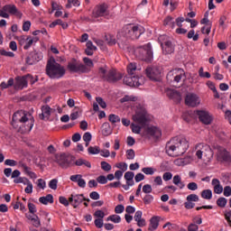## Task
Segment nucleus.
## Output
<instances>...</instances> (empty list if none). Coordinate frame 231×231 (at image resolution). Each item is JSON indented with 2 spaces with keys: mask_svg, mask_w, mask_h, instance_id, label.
I'll return each mask as SVG.
<instances>
[{
  "mask_svg": "<svg viewBox=\"0 0 231 231\" xmlns=\"http://www.w3.org/2000/svg\"><path fill=\"white\" fill-rule=\"evenodd\" d=\"M105 41L108 46H115V44H116V38H115L113 34H106Z\"/></svg>",
  "mask_w": 231,
  "mask_h": 231,
  "instance_id": "obj_28",
  "label": "nucleus"
},
{
  "mask_svg": "<svg viewBox=\"0 0 231 231\" xmlns=\"http://www.w3.org/2000/svg\"><path fill=\"white\" fill-rule=\"evenodd\" d=\"M134 178V172H133V171H126L125 173V180H126V182L133 183Z\"/></svg>",
  "mask_w": 231,
  "mask_h": 231,
  "instance_id": "obj_40",
  "label": "nucleus"
},
{
  "mask_svg": "<svg viewBox=\"0 0 231 231\" xmlns=\"http://www.w3.org/2000/svg\"><path fill=\"white\" fill-rule=\"evenodd\" d=\"M189 150V141L184 137H174L166 144L168 156H181Z\"/></svg>",
  "mask_w": 231,
  "mask_h": 231,
  "instance_id": "obj_1",
  "label": "nucleus"
},
{
  "mask_svg": "<svg viewBox=\"0 0 231 231\" xmlns=\"http://www.w3.org/2000/svg\"><path fill=\"white\" fill-rule=\"evenodd\" d=\"M28 116H32V114H30V112L24 110L16 111L13 115L12 125H14V124H17V122H20V124H26V122L30 120V117Z\"/></svg>",
  "mask_w": 231,
  "mask_h": 231,
  "instance_id": "obj_13",
  "label": "nucleus"
},
{
  "mask_svg": "<svg viewBox=\"0 0 231 231\" xmlns=\"http://www.w3.org/2000/svg\"><path fill=\"white\" fill-rule=\"evenodd\" d=\"M146 136H152L155 140L162 138V130L156 126H148L146 128Z\"/></svg>",
  "mask_w": 231,
  "mask_h": 231,
  "instance_id": "obj_18",
  "label": "nucleus"
},
{
  "mask_svg": "<svg viewBox=\"0 0 231 231\" xmlns=\"http://www.w3.org/2000/svg\"><path fill=\"white\" fill-rule=\"evenodd\" d=\"M71 5L73 6H80V1L79 0H68V3L66 4V8H71Z\"/></svg>",
  "mask_w": 231,
  "mask_h": 231,
  "instance_id": "obj_46",
  "label": "nucleus"
},
{
  "mask_svg": "<svg viewBox=\"0 0 231 231\" xmlns=\"http://www.w3.org/2000/svg\"><path fill=\"white\" fill-rule=\"evenodd\" d=\"M169 98L173 100L176 104H180L181 102V93L178 90L171 89L167 93Z\"/></svg>",
  "mask_w": 231,
  "mask_h": 231,
  "instance_id": "obj_20",
  "label": "nucleus"
},
{
  "mask_svg": "<svg viewBox=\"0 0 231 231\" xmlns=\"http://www.w3.org/2000/svg\"><path fill=\"white\" fill-rule=\"evenodd\" d=\"M199 76L201 79H210V77H211L210 72H204V71H203V67H201V68L199 69Z\"/></svg>",
  "mask_w": 231,
  "mask_h": 231,
  "instance_id": "obj_47",
  "label": "nucleus"
},
{
  "mask_svg": "<svg viewBox=\"0 0 231 231\" xmlns=\"http://www.w3.org/2000/svg\"><path fill=\"white\" fill-rule=\"evenodd\" d=\"M226 203H228V200L225 197H220L217 199V205L219 208H225Z\"/></svg>",
  "mask_w": 231,
  "mask_h": 231,
  "instance_id": "obj_34",
  "label": "nucleus"
},
{
  "mask_svg": "<svg viewBox=\"0 0 231 231\" xmlns=\"http://www.w3.org/2000/svg\"><path fill=\"white\" fill-rule=\"evenodd\" d=\"M59 202L64 207H69V201H68V199H66V197H59Z\"/></svg>",
  "mask_w": 231,
  "mask_h": 231,
  "instance_id": "obj_56",
  "label": "nucleus"
},
{
  "mask_svg": "<svg viewBox=\"0 0 231 231\" xmlns=\"http://www.w3.org/2000/svg\"><path fill=\"white\" fill-rule=\"evenodd\" d=\"M25 184H27V187L24 189L25 194H32V192H33V184H32V181L30 180H27Z\"/></svg>",
  "mask_w": 231,
  "mask_h": 231,
  "instance_id": "obj_45",
  "label": "nucleus"
},
{
  "mask_svg": "<svg viewBox=\"0 0 231 231\" xmlns=\"http://www.w3.org/2000/svg\"><path fill=\"white\" fill-rule=\"evenodd\" d=\"M142 172H143L144 174L152 176V174H154V169L151 167H145L142 169Z\"/></svg>",
  "mask_w": 231,
  "mask_h": 231,
  "instance_id": "obj_55",
  "label": "nucleus"
},
{
  "mask_svg": "<svg viewBox=\"0 0 231 231\" xmlns=\"http://www.w3.org/2000/svg\"><path fill=\"white\" fill-rule=\"evenodd\" d=\"M94 225L96 228H102L104 226V219L102 218H96L94 221Z\"/></svg>",
  "mask_w": 231,
  "mask_h": 231,
  "instance_id": "obj_52",
  "label": "nucleus"
},
{
  "mask_svg": "<svg viewBox=\"0 0 231 231\" xmlns=\"http://www.w3.org/2000/svg\"><path fill=\"white\" fill-rule=\"evenodd\" d=\"M42 52H38L37 51H32L29 53V56L25 59V64L27 66H33L36 62L42 60Z\"/></svg>",
  "mask_w": 231,
  "mask_h": 231,
  "instance_id": "obj_14",
  "label": "nucleus"
},
{
  "mask_svg": "<svg viewBox=\"0 0 231 231\" xmlns=\"http://www.w3.org/2000/svg\"><path fill=\"white\" fill-rule=\"evenodd\" d=\"M134 156H136L134 150L130 149L126 151V158L127 160H134Z\"/></svg>",
  "mask_w": 231,
  "mask_h": 231,
  "instance_id": "obj_54",
  "label": "nucleus"
},
{
  "mask_svg": "<svg viewBox=\"0 0 231 231\" xmlns=\"http://www.w3.org/2000/svg\"><path fill=\"white\" fill-rule=\"evenodd\" d=\"M163 26H170L171 30H174V28H176L174 18L172 16H167L163 21Z\"/></svg>",
  "mask_w": 231,
  "mask_h": 231,
  "instance_id": "obj_25",
  "label": "nucleus"
},
{
  "mask_svg": "<svg viewBox=\"0 0 231 231\" xmlns=\"http://www.w3.org/2000/svg\"><path fill=\"white\" fill-rule=\"evenodd\" d=\"M131 129H132V133H134L135 134H140V133H142V126L134 123L131 124Z\"/></svg>",
  "mask_w": 231,
  "mask_h": 231,
  "instance_id": "obj_42",
  "label": "nucleus"
},
{
  "mask_svg": "<svg viewBox=\"0 0 231 231\" xmlns=\"http://www.w3.org/2000/svg\"><path fill=\"white\" fill-rule=\"evenodd\" d=\"M197 148L200 149V151H203L204 156H208V160L212 158V148H210V145L205 144V143H199L197 145Z\"/></svg>",
  "mask_w": 231,
  "mask_h": 231,
  "instance_id": "obj_21",
  "label": "nucleus"
},
{
  "mask_svg": "<svg viewBox=\"0 0 231 231\" xmlns=\"http://www.w3.org/2000/svg\"><path fill=\"white\" fill-rule=\"evenodd\" d=\"M189 190H198V183L196 182H189L188 185H187Z\"/></svg>",
  "mask_w": 231,
  "mask_h": 231,
  "instance_id": "obj_62",
  "label": "nucleus"
},
{
  "mask_svg": "<svg viewBox=\"0 0 231 231\" xmlns=\"http://www.w3.org/2000/svg\"><path fill=\"white\" fill-rule=\"evenodd\" d=\"M20 41H27V42L23 46V50H30V48H32V45L33 44V40H32V36H27L26 39H24V36H21Z\"/></svg>",
  "mask_w": 231,
  "mask_h": 231,
  "instance_id": "obj_31",
  "label": "nucleus"
},
{
  "mask_svg": "<svg viewBox=\"0 0 231 231\" xmlns=\"http://www.w3.org/2000/svg\"><path fill=\"white\" fill-rule=\"evenodd\" d=\"M25 78L27 80V84L29 82L31 84V86H33V84H35V82H39V76L33 77V75H32V74H25Z\"/></svg>",
  "mask_w": 231,
  "mask_h": 231,
  "instance_id": "obj_32",
  "label": "nucleus"
},
{
  "mask_svg": "<svg viewBox=\"0 0 231 231\" xmlns=\"http://www.w3.org/2000/svg\"><path fill=\"white\" fill-rule=\"evenodd\" d=\"M96 101L103 109H106V107H107V104H106V101H104V98H102L101 97H96Z\"/></svg>",
  "mask_w": 231,
  "mask_h": 231,
  "instance_id": "obj_51",
  "label": "nucleus"
},
{
  "mask_svg": "<svg viewBox=\"0 0 231 231\" xmlns=\"http://www.w3.org/2000/svg\"><path fill=\"white\" fill-rule=\"evenodd\" d=\"M40 203H42V205H48V203L53 204V195L51 194H48L46 197H41L39 199Z\"/></svg>",
  "mask_w": 231,
  "mask_h": 231,
  "instance_id": "obj_26",
  "label": "nucleus"
},
{
  "mask_svg": "<svg viewBox=\"0 0 231 231\" xmlns=\"http://www.w3.org/2000/svg\"><path fill=\"white\" fill-rule=\"evenodd\" d=\"M160 170L162 171V172L169 171V162L168 161L162 162L160 165Z\"/></svg>",
  "mask_w": 231,
  "mask_h": 231,
  "instance_id": "obj_48",
  "label": "nucleus"
},
{
  "mask_svg": "<svg viewBox=\"0 0 231 231\" xmlns=\"http://www.w3.org/2000/svg\"><path fill=\"white\" fill-rule=\"evenodd\" d=\"M161 47L162 48L164 55H171V53H174V46L171 41L164 42V44L163 42H161Z\"/></svg>",
  "mask_w": 231,
  "mask_h": 231,
  "instance_id": "obj_19",
  "label": "nucleus"
},
{
  "mask_svg": "<svg viewBox=\"0 0 231 231\" xmlns=\"http://www.w3.org/2000/svg\"><path fill=\"white\" fill-rule=\"evenodd\" d=\"M134 71H136V63H130L127 66V73L128 76H125L123 79V84L125 86H129L130 88H140L142 86V78L134 75Z\"/></svg>",
  "mask_w": 231,
  "mask_h": 231,
  "instance_id": "obj_4",
  "label": "nucleus"
},
{
  "mask_svg": "<svg viewBox=\"0 0 231 231\" xmlns=\"http://www.w3.org/2000/svg\"><path fill=\"white\" fill-rule=\"evenodd\" d=\"M98 76L105 82H108V84H116V82L124 79V75L116 71V69H111L109 71H107V69L105 67H100L98 69Z\"/></svg>",
  "mask_w": 231,
  "mask_h": 231,
  "instance_id": "obj_3",
  "label": "nucleus"
},
{
  "mask_svg": "<svg viewBox=\"0 0 231 231\" xmlns=\"http://www.w3.org/2000/svg\"><path fill=\"white\" fill-rule=\"evenodd\" d=\"M108 120H109V122H111V124H116V123L120 122V116H118L115 114H110L108 116Z\"/></svg>",
  "mask_w": 231,
  "mask_h": 231,
  "instance_id": "obj_44",
  "label": "nucleus"
},
{
  "mask_svg": "<svg viewBox=\"0 0 231 231\" xmlns=\"http://www.w3.org/2000/svg\"><path fill=\"white\" fill-rule=\"evenodd\" d=\"M100 165L102 171H105V172H109V171L112 169L111 164L106 161L101 162Z\"/></svg>",
  "mask_w": 231,
  "mask_h": 231,
  "instance_id": "obj_43",
  "label": "nucleus"
},
{
  "mask_svg": "<svg viewBox=\"0 0 231 231\" xmlns=\"http://www.w3.org/2000/svg\"><path fill=\"white\" fill-rule=\"evenodd\" d=\"M11 15H15L19 19L23 17V13L17 9V6L15 5H5L2 7V10L0 11V17H4V19H9Z\"/></svg>",
  "mask_w": 231,
  "mask_h": 231,
  "instance_id": "obj_8",
  "label": "nucleus"
},
{
  "mask_svg": "<svg viewBox=\"0 0 231 231\" xmlns=\"http://www.w3.org/2000/svg\"><path fill=\"white\" fill-rule=\"evenodd\" d=\"M199 228V226L198 225L191 223L188 226V231H198Z\"/></svg>",
  "mask_w": 231,
  "mask_h": 231,
  "instance_id": "obj_64",
  "label": "nucleus"
},
{
  "mask_svg": "<svg viewBox=\"0 0 231 231\" xmlns=\"http://www.w3.org/2000/svg\"><path fill=\"white\" fill-rule=\"evenodd\" d=\"M196 116L199 117V122L204 124V125H210L212 124V117L208 114V112L205 110H195Z\"/></svg>",
  "mask_w": 231,
  "mask_h": 231,
  "instance_id": "obj_16",
  "label": "nucleus"
},
{
  "mask_svg": "<svg viewBox=\"0 0 231 231\" xmlns=\"http://www.w3.org/2000/svg\"><path fill=\"white\" fill-rule=\"evenodd\" d=\"M91 138H93V135H91V133L89 132H86L84 134H83V140L85 142H91Z\"/></svg>",
  "mask_w": 231,
  "mask_h": 231,
  "instance_id": "obj_63",
  "label": "nucleus"
},
{
  "mask_svg": "<svg viewBox=\"0 0 231 231\" xmlns=\"http://www.w3.org/2000/svg\"><path fill=\"white\" fill-rule=\"evenodd\" d=\"M143 192L144 194H151V192H152V186H151V184H145L143 186Z\"/></svg>",
  "mask_w": 231,
  "mask_h": 231,
  "instance_id": "obj_53",
  "label": "nucleus"
},
{
  "mask_svg": "<svg viewBox=\"0 0 231 231\" xmlns=\"http://www.w3.org/2000/svg\"><path fill=\"white\" fill-rule=\"evenodd\" d=\"M74 163L77 167H82V165H85V167L91 169V162L82 158L78 159Z\"/></svg>",
  "mask_w": 231,
  "mask_h": 231,
  "instance_id": "obj_29",
  "label": "nucleus"
},
{
  "mask_svg": "<svg viewBox=\"0 0 231 231\" xmlns=\"http://www.w3.org/2000/svg\"><path fill=\"white\" fill-rule=\"evenodd\" d=\"M94 217H97V219H104V217H106V213L103 210L97 209L94 213Z\"/></svg>",
  "mask_w": 231,
  "mask_h": 231,
  "instance_id": "obj_49",
  "label": "nucleus"
},
{
  "mask_svg": "<svg viewBox=\"0 0 231 231\" xmlns=\"http://www.w3.org/2000/svg\"><path fill=\"white\" fill-rule=\"evenodd\" d=\"M27 219H30L31 221H32V225L33 226H35V228H39V226H41V219L39 218V216L34 215V217H32V216L27 217Z\"/></svg>",
  "mask_w": 231,
  "mask_h": 231,
  "instance_id": "obj_33",
  "label": "nucleus"
},
{
  "mask_svg": "<svg viewBox=\"0 0 231 231\" xmlns=\"http://www.w3.org/2000/svg\"><path fill=\"white\" fill-rule=\"evenodd\" d=\"M201 198H203V199H212V190L211 189L202 190Z\"/></svg>",
  "mask_w": 231,
  "mask_h": 231,
  "instance_id": "obj_35",
  "label": "nucleus"
},
{
  "mask_svg": "<svg viewBox=\"0 0 231 231\" xmlns=\"http://www.w3.org/2000/svg\"><path fill=\"white\" fill-rule=\"evenodd\" d=\"M59 183V180L57 179H52L51 180H50L49 182V187L50 189H51L52 190H57V185Z\"/></svg>",
  "mask_w": 231,
  "mask_h": 231,
  "instance_id": "obj_50",
  "label": "nucleus"
},
{
  "mask_svg": "<svg viewBox=\"0 0 231 231\" xmlns=\"http://www.w3.org/2000/svg\"><path fill=\"white\" fill-rule=\"evenodd\" d=\"M101 133H102L103 136H109V134H111V133H112L111 125H109V123H104L102 125Z\"/></svg>",
  "mask_w": 231,
  "mask_h": 231,
  "instance_id": "obj_27",
  "label": "nucleus"
},
{
  "mask_svg": "<svg viewBox=\"0 0 231 231\" xmlns=\"http://www.w3.org/2000/svg\"><path fill=\"white\" fill-rule=\"evenodd\" d=\"M151 43L144 45L143 47H139L135 50V55L141 60H144V62H151L154 58L152 53V49H151Z\"/></svg>",
  "mask_w": 231,
  "mask_h": 231,
  "instance_id": "obj_7",
  "label": "nucleus"
},
{
  "mask_svg": "<svg viewBox=\"0 0 231 231\" xmlns=\"http://www.w3.org/2000/svg\"><path fill=\"white\" fill-rule=\"evenodd\" d=\"M176 75H178L177 69L170 70L166 76L167 82H169V84H172V82H174V78L176 77Z\"/></svg>",
  "mask_w": 231,
  "mask_h": 231,
  "instance_id": "obj_30",
  "label": "nucleus"
},
{
  "mask_svg": "<svg viewBox=\"0 0 231 231\" xmlns=\"http://www.w3.org/2000/svg\"><path fill=\"white\" fill-rule=\"evenodd\" d=\"M84 194L74 195V202L72 203L73 208H79V205L83 203Z\"/></svg>",
  "mask_w": 231,
  "mask_h": 231,
  "instance_id": "obj_24",
  "label": "nucleus"
},
{
  "mask_svg": "<svg viewBox=\"0 0 231 231\" xmlns=\"http://www.w3.org/2000/svg\"><path fill=\"white\" fill-rule=\"evenodd\" d=\"M144 205H151L154 201V197L151 194H146L143 199Z\"/></svg>",
  "mask_w": 231,
  "mask_h": 231,
  "instance_id": "obj_38",
  "label": "nucleus"
},
{
  "mask_svg": "<svg viewBox=\"0 0 231 231\" xmlns=\"http://www.w3.org/2000/svg\"><path fill=\"white\" fill-rule=\"evenodd\" d=\"M158 226H160V217H152L150 219V226L148 227V230L149 231L157 230Z\"/></svg>",
  "mask_w": 231,
  "mask_h": 231,
  "instance_id": "obj_23",
  "label": "nucleus"
},
{
  "mask_svg": "<svg viewBox=\"0 0 231 231\" xmlns=\"http://www.w3.org/2000/svg\"><path fill=\"white\" fill-rule=\"evenodd\" d=\"M67 71L69 73H86L88 68L83 63L79 62L77 59L72 58V60L68 62Z\"/></svg>",
  "mask_w": 231,
  "mask_h": 231,
  "instance_id": "obj_10",
  "label": "nucleus"
},
{
  "mask_svg": "<svg viewBox=\"0 0 231 231\" xmlns=\"http://www.w3.org/2000/svg\"><path fill=\"white\" fill-rule=\"evenodd\" d=\"M132 120L138 124L142 127H145L149 124V116L147 109L142 106H138L135 114L133 116Z\"/></svg>",
  "mask_w": 231,
  "mask_h": 231,
  "instance_id": "obj_6",
  "label": "nucleus"
},
{
  "mask_svg": "<svg viewBox=\"0 0 231 231\" xmlns=\"http://www.w3.org/2000/svg\"><path fill=\"white\" fill-rule=\"evenodd\" d=\"M75 161V156L61 153L56 157V163L61 167V169H69L71 163Z\"/></svg>",
  "mask_w": 231,
  "mask_h": 231,
  "instance_id": "obj_11",
  "label": "nucleus"
},
{
  "mask_svg": "<svg viewBox=\"0 0 231 231\" xmlns=\"http://www.w3.org/2000/svg\"><path fill=\"white\" fill-rule=\"evenodd\" d=\"M123 33L127 39L136 41V39H140L143 33H145V29L142 25L129 23L123 28Z\"/></svg>",
  "mask_w": 231,
  "mask_h": 231,
  "instance_id": "obj_5",
  "label": "nucleus"
},
{
  "mask_svg": "<svg viewBox=\"0 0 231 231\" xmlns=\"http://www.w3.org/2000/svg\"><path fill=\"white\" fill-rule=\"evenodd\" d=\"M30 214H35L37 212V207L35 204L29 202L27 205Z\"/></svg>",
  "mask_w": 231,
  "mask_h": 231,
  "instance_id": "obj_58",
  "label": "nucleus"
},
{
  "mask_svg": "<svg viewBox=\"0 0 231 231\" xmlns=\"http://www.w3.org/2000/svg\"><path fill=\"white\" fill-rule=\"evenodd\" d=\"M224 196L226 198H230V196H231V187L230 186H226L224 188Z\"/></svg>",
  "mask_w": 231,
  "mask_h": 231,
  "instance_id": "obj_61",
  "label": "nucleus"
},
{
  "mask_svg": "<svg viewBox=\"0 0 231 231\" xmlns=\"http://www.w3.org/2000/svg\"><path fill=\"white\" fill-rule=\"evenodd\" d=\"M199 97L194 93H189L185 97V104L189 107H198L199 106Z\"/></svg>",
  "mask_w": 231,
  "mask_h": 231,
  "instance_id": "obj_17",
  "label": "nucleus"
},
{
  "mask_svg": "<svg viewBox=\"0 0 231 231\" xmlns=\"http://www.w3.org/2000/svg\"><path fill=\"white\" fill-rule=\"evenodd\" d=\"M88 154H99L100 147L99 146H89L88 148Z\"/></svg>",
  "mask_w": 231,
  "mask_h": 231,
  "instance_id": "obj_41",
  "label": "nucleus"
},
{
  "mask_svg": "<svg viewBox=\"0 0 231 231\" xmlns=\"http://www.w3.org/2000/svg\"><path fill=\"white\" fill-rule=\"evenodd\" d=\"M106 221H112V223H120L122 221V217L118 215H111L106 218Z\"/></svg>",
  "mask_w": 231,
  "mask_h": 231,
  "instance_id": "obj_39",
  "label": "nucleus"
},
{
  "mask_svg": "<svg viewBox=\"0 0 231 231\" xmlns=\"http://www.w3.org/2000/svg\"><path fill=\"white\" fill-rule=\"evenodd\" d=\"M97 183H100L101 185H106L107 183V178L104 175H100L97 178Z\"/></svg>",
  "mask_w": 231,
  "mask_h": 231,
  "instance_id": "obj_59",
  "label": "nucleus"
},
{
  "mask_svg": "<svg viewBox=\"0 0 231 231\" xmlns=\"http://www.w3.org/2000/svg\"><path fill=\"white\" fill-rule=\"evenodd\" d=\"M5 165H8L9 167H15L17 165V162L15 160L6 159L5 161Z\"/></svg>",
  "mask_w": 231,
  "mask_h": 231,
  "instance_id": "obj_60",
  "label": "nucleus"
},
{
  "mask_svg": "<svg viewBox=\"0 0 231 231\" xmlns=\"http://www.w3.org/2000/svg\"><path fill=\"white\" fill-rule=\"evenodd\" d=\"M42 113L45 115L46 118H50L51 116V107L50 106H43L42 107Z\"/></svg>",
  "mask_w": 231,
  "mask_h": 231,
  "instance_id": "obj_37",
  "label": "nucleus"
},
{
  "mask_svg": "<svg viewBox=\"0 0 231 231\" xmlns=\"http://www.w3.org/2000/svg\"><path fill=\"white\" fill-rule=\"evenodd\" d=\"M181 118H182V120H184V122H187V124H190V121L194 120V118H196V111L183 112Z\"/></svg>",
  "mask_w": 231,
  "mask_h": 231,
  "instance_id": "obj_22",
  "label": "nucleus"
},
{
  "mask_svg": "<svg viewBox=\"0 0 231 231\" xmlns=\"http://www.w3.org/2000/svg\"><path fill=\"white\" fill-rule=\"evenodd\" d=\"M108 10L109 5L106 3L97 5L92 10V17L95 19H98V17H106V15H109Z\"/></svg>",
  "mask_w": 231,
  "mask_h": 231,
  "instance_id": "obj_12",
  "label": "nucleus"
},
{
  "mask_svg": "<svg viewBox=\"0 0 231 231\" xmlns=\"http://www.w3.org/2000/svg\"><path fill=\"white\" fill-rule=\"evenodd\" d=\"M14 88L16 91H23V89L28 88V81L26 79V75L23 76H16L14 78Z\"/></svg>",
  "mask_w": 231,
  "mask_h": 231,
  "instance_id": "obj_15",
  "label": "nucleus"
},
{
  "mask_svg": "<svg viewBox=\"0 0 231 231\" xmlns=\"http://www.w3.org/2000/svg\"><path fill=\"white\" fill-rule=\"evenodd\" d=\"M195 33L196 32L194 31V29L190 30L187 34L188 39H192L194 42L199 41V34Z\"/></svg>",
  "mask_w": 231,
  "mask_h": 231,
  "instance_id": "obj_36",
  "label": "nucleus"
},
{
  "mask_svg": "<svg viewBox=\"0 0 231 231\" xmlns=\"http://www.w3.org/2000/svg\"><path fill=\"white\" fill-rule=\"evenodd\" d=\"M162 69L160 66L152 65L145 69V75L150 80L160 82L162 79Z\"/></svg>",
  "mask_w": 231,
  "mask_h": 231,
  "instance_id": "obj_9",
  "label": "nucleus"
},
{
  "mask_svg": "<svg viewBox=\"0 0 231 231\" xmlns=\"http://www.w3.org/2000/svg\"><path fill=\"white\" fill-rule=\"evenodd\" d=\"M46 75L52 79H62L66 75V69L60 63L55 60V58L51 57L46 65Z\"/></svg>",
  "mask_w": 231,
  "mask_h": 231,
  "instance_id": "obj_2",
  "label": "nucleus"
},
{
  "mask_svg": "<svg viewBox=\"0 0 231 231\" xmlns=\"http://www.w3.org/2000/svg\"><path fill=\"white\" fill-rule=\"evenodd\" d=\"M187 201L192 202V201H199V197L196 194H190L187 197Z\"/></svg>",
  "mask_w": 231,
  "mask_h": 231,
  "instance_id": "obj_57",
  "label": "nucleus"
}]
</instances>
